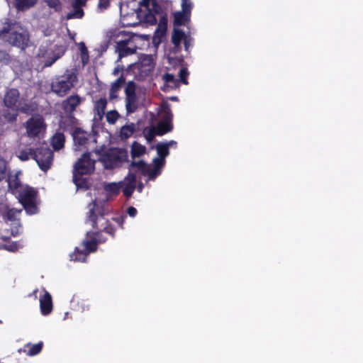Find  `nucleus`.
<instances>
[{
  "label": "nucleus",
  "instance_id": "42",
  "mask_svg": "<svg viewBox=\"0 0 363 363\" xmlns=\"http://www.w3.org/2000/svg\"><path fill=\"white\" fill-rule=\"evenodd\" d=\"M150 5L152 6H155L156 5L155 0H141L139 2L140 8V13H138L139 16H140V13L142 12V9L143 8L145 11L151 10Z\"/></svg>",
  "mask_w": 363,
  "mask_h": 363
},
{
  "label": "nucleus",
  "instance_id": "50",
  "mask_svg": "<svg viewBox=\"0 0 363 363\" xmlns=\"http://www.w3.org/2000/svg\"><path fill=\"white\" fill-rule=\"evenodd\" d=\"M164 160L165 159L160 157L155 158L153 160V162L155 164L154 168H156L157 169H160L164 164V162H165Z\"/></svg>",
  "mask_w": 363,
  "mask_h": 363
},
{
  "label": "nucleus",
  "instance_id": "45",
  "mask_svg": "<svg viewBox=\"0 0 363 363\" xmlns=\"http://www.w3.org/2000/svg\"><path fill=\"white\" fill-rule=\"evenodd\" d=\"M119 118V113L117 111H110L106 114V121L110 124H114Z\"/></svg>",
  "mask_w": 363,
  "mask_h": 363
},
{
  "label": "nucleus",
  "instance_id": "4",
  "mask_svg": "<svg viewBox=\"0 0 363 363\" xmlns=\"http://www.w3.org/2000/svg\"><path fill=\"white\" fill-rule=\"evenodd\" d=\"M77 75L71 70L56 78L51 84V90L60 97L66 96L77 82Z\"/></svg>",
  "mask_w": 363,
  "mask_h": 363
},
{
  "label": "nucleus",
  "instance_id": "52",
  "mask_svg": "<svg viewBox=\"0 0 363 363\" xmlns=\"http://www.w3.org/2000/svg\"><path fill=\"white\" fill-rule=\"evenodd\" d=\"M157 170L158 169L156 168L150 169V167L148 166V169H147V172L146 175H148L150 179H155L159 174V172H157Z\"/></svg>",
  "mask_w": 363,
  "mask_h": 363
},
{
  "label": "nucleus",
  "instance_id": "5",
  "mask_svg": "<svg viewBox=\"0 0 363 363\" xmlns=\"http://www.w3.org/2000/svg\"><path fill=\"white\" fill-rule=\"evenodd\" d=\"M128 151L124 149L113 147L104 152L100 157L101 162L107 169H113L122 166L128 161Z\"/></svg>",
  "mask_w": 363,
  "mask_h": 363
},
{
  "label": "nucleus",
  "instance_id": "12",
  "mask_svg": "<svg viewBox=\"0 0 363 363\" xmlns=\"http://www.w3.org/2000/svg\"><path fill=\"white\" fill-rule=\"evenodd\" d=\"M121 182V189L123 195L130 198L136 189L137 177L135 173L129 170L128 174L124 177Z\"/></svg>",
  "mask_w": 363,
  "mask_h": 363
},
{
  "label": "nucleus",
  "instance_id": "21",
  "mask_svg": "<svg viewBox=\"0 0 363 363\" xmlns=\"http://www.w3.org/2000/svg\"><path fill=\"white\" fill-rule=\"evenodd\" d=\"M65 137L63 133L56 132L51 138L50 143L55 150H60L64 147Z\"/></svg>",
  "mask_w": 363,
  "mask_h": 363
},
{
  "label": "nucleus",
  "instance_id": "33",
  "mask_svg": "<svg viewBox=\"0 0 363 363\" xmlns=\"http://www.w3.org/2000/svg\"><path fill=\"white\" fill-rule=\"evenodd\" d=\"M157 155L160 157L165 159L169 154V148L167 144L159 143L156 145Z\"/></svg>",
  "mask_w": 363,
  "mask_h": 363
},
{
  "label": "nucleus",
  "instance_id": "22",
  "mask_svg": "<svg viewBox=\"0 0 363 363\" xmlns=\"http://www.w3.org/2000/svg\"><path fill=\"white\" fill-rule=\"evenodd\" d=\"M38 0H14L13 6L18 11H24L35 6Z\"/></svg>",
  "mask_w": 363,
  "mask_h": 363
},
{
  "label": "nucleus",
  "instance_id": "62",
  "mask_svg": "<svg viewBox=\"0 0 363 363\" xmlns=\"http://www.w3.org/2000/svg\"><path fill=\"white\" fill-rule=\"evenodd\" d=\"M171 100H172V101H178V98L177 96H172V97H171Z\"/></svg>",
  "mask_w": 363,
  "mask_h": 363
},
{
  "label": "nucleus",
  "instance_id": "3",
  "mask_svg": "<svg viewBox=\"0 0 363 363\" xmlns=\"http://www.w3.org/2000/svg\"><path fill=\"white\" fill-rule=\"evenodd\" d=\"M4 104L11 111H20L23 113H30L34 111L31 104L21 99L20 92L16 88L6 90L4 96Z\"/></svg>",
  "mask_w": 363,
  "mask_h": 363
},
{
  "label": "nucleus",
  "instance_id": "23",
  "mask_svg": "<svg viewBox=\"0 0 363 363\" xmlns=\"http://www.w3.org/2000/svg\"><path fill=\"white\" fill-rule=\"evenodd\" d=\"M21 209L18 210L15 208H9L6 206L4 211L1 212V216L6 221H13L16 219V216L21 212Z\"/></svg>",
  "mask_w": 363,
  "mask_h": 363
},
{
  "label": "nucleus",
  "instance_id": "59",
  "mask_svg": "<svg viewBox=\"0 0 363 363\" xmlns=\"http://www.w3.org/2000/svg\"><path fill=\"white\" fill-rule=\"evenodd\" d=\"M120 70H121V69H120L118 67H116V68L114 69V70H113V74L114 75H117V74H118V72H120Z\"/></svg>",
  "mask_w": 363,
  "mask_h": 363
},
{
  "label": "nucleus",
  "instance_id": "51",
  "mask_svg": "<svg viewBox=\"0 0 363 363\" xmlns=\"http://www.w3.org/2000/svg\"><path fill=\"white\" fill-rule=\"evenodd\" d=\"M79 50L81 52L82 60H84V57H88L89 52H88V50H87L84 43L81 42L79 43Z\"/></svg>",
  "mask_w": 363,
  "mask_h": 363
},
{
  "label": "nucleus",
  "instance_id": "18",
  "mask_svg": "<svg viewBox=\"0 0 363 363\" xmlns=\"http://www.w3.org/2000/svg\"><path fill=\"white\" fill-rule=\"evenodd\" d=\"M7 182L8 191L11 194L16 195L18 193V191L21 189V183L18 174H15L14 176L9 175Z\"/></svg>",
  "mask_w": 363,
  "mask_h": 363
},
{
  "label": "nucleus",
  "instance_id": "44",
  "mask_svg": "<svg viewBox=\"0 0 363 363\" xmlns=\"http://www.w3.org/2000/svg\"><path fill=\"white\" fill-rule=\"evenodd\" d=\"M7 162L2 157H0V182L6 177Z\"/></svg>",
  "mask_w": 363,
  "mask_h": 363
},
{
  "label": "nucleus",
  "instance_id": "31",
  "mask_svg": "<svg viewBox=\"0 0 363 363\" xmlns=\"http://www.w3.org/2000/svg\"><path fill=\"white\" fill-rule=\"evenodd\" d=\"M146 148L144 145L134 142L131 147V156L133 158L139 157L145 153Z\"/></svg>",
  "mask_w": 363,
  "mask_h": 363
},
{
  "label": "nucleus",
  "instance_id": "38",
  "mask_svg": "<svg viewBox=\"0 0 363 363\" xmlns=\"http://www.w3.org/2000/svg\"><path fill=\"white\" fill-rule=\"evenodd\" d=\"M125 93L128 99L135 97V84L133 81L128 82L125 89Z\"/></svg>",
  "mask_w": 363,
  "mask_h": 363
},
{
  "label": "nucleus",
  "instance_id": "10",
  "mask_svg": "<svg viewBox=\"0 0 363 363\" xmlns=\"http://www.w3.org/2000/svg\"><path fill=\"white\" fill-rule=\"evenodd\" d=\"M5 41L13 47L25 50L29 45L30 39L28 34L19 32L14 27Z\"/></svg>",
  "mask_w": 363,
  "mask_h": 363
},
{
  "label": "nucleus",
  "instance_id": "40",
  "mask_svg": "<svg viewBox=\"0 0 363 363\" xmlns=\"http://www.w3.org/2000/svg\"><path fill=\"white\" fill-rule=\"evenodd\" d=\"M121 182H113L106 185V190L111 192L113 195H116L120 192L121 189Z\"/></svg>",
  "mask_w": 363,
  "mask_h": 363
},
{
  "label": "nucleus",
  "instance_id": "15",
  "mask_svg": "<svg viewBox=\"0 0 363 363\" xmlns=\"http://www.w3.org/2000/svg\"><path fill=\"white\" fill-rule=\"evenodd\" d=\"M131 43L130 40H124L117 42L116 50L118 52L120 59L133 55L136 52L137 47H130L128 45Z\"/></svg>",
  "mask_w": 363,
  "mask_h": 363
},
{
  "label": "nucleus",
  "instance_id": "60",
  "mask_svg": "<svg viewBox=\"0 0 363 363\" xmlns=\"http://www.w3.org/2000/svg\"><path fill=\"white\" fill-rule=\"evenodd\" d=\"M143 185L142 183H140L138 186H137V189L139 192H141L142 190H143Z\"/></svg>",
  "mask_w": 363,
  "mask_h": 363
},
{
  "label": "nucleus",
  "instance_id": "13",
  "mask_svg": "<svg viewBox=\"0 0 363 363\" xmlns=\"http://www.w3.org/2000/svg\"><path fill=\"white\" fill-rule=\"evenodd\" d=\"M71 134L74 145L77 146L78 148L86 147L91 138V133L84 130L79 127H75Z\"/></svg>",
  "mask_w": 363,
  "mask_h": 363
},
{
  "label": "nucleus",
  "instance_id": "36",
  "mask_svg": "<svg viewBox=\"0 0 363 363\" xmlns=\"http://www.w3.org/2000/svg\"><path fill=\"white\" fill-rule=\"evenodd\" d=\"M134 70H137V72L140 74V77L144 78L150 74L152 68L147 67L142 64H138L134 66Z\"/></svg>",
  "mask_w": 363,
  "mask_h": 363
},
{
  "label": "nucleus",
  "instance_id": "6",
  "mask_svg": "<svg viewBox=\"0 0 363 363\" xmlns=\"http://www.w3.org/2000/svg\"><path fill=\"white\" fill-rule=\"evenodd\" d=\"M37 191L30 186L22 187L16 195L19 202L22 204L26 211L30 214L36 213L38 208L35 204Z\"/></svg>",
  "mask_w": 363,
  "mask_h": 363
},
{
  "label": "nucleus",
  "instance_id": "9",
  "mask_svg": "<svg viewBox=\"0 0 363 363\" xmlns=\"http://www.w3.org/2000/svg\"><path fill=\"white\" fill-rule=\"evenodd\" d=\"M90 240H85L82 244L84 247V250H79L76 247L74 252L70 255L71 260L84 262L86 261L87 256L89 253L95 252L98 248L96 240L90 235L88 236Z\"/></svg>",
  "mask_w": 363,
  "mask_h": 363
},
{
  "label": "nucleus",
  "instance_id": "7",
  "mask_svg": "<svg viewBox=\"0 0 363 363\" xmlns=\"http://www.w3.org/2000/svg\"><path fill=\"white\" fill-rule=\"evenodd\" d=\"M84 101V98L76 94L70 95L61 102V108L66 114L67 119L73 125L78 123V120L74 117V113Z\"/></svg>",
  "mask_w": 363,
  "mask_h": 363
},
{
  "label": "nucleus",
  "instance_id": "14",
  "mask_svg": "<svg viewBox=\"0 0 363 363\" xmlns=\"http://www.w3.org/2000/svg\"><path fill=\"white\" fill-rule=\"evenodd\" d=\"M16 25V21L9 18H0V40L5 41Z\"/></svg>",
  "mask_w": 363,
  "mask_h": 363
},
{
  "label": "nucleus",
  "instance_id": "19",
  "mask_svg": "<svg viewBox=\"0 0 363 363\" xmlns=\"http://www.w3.org/2000/svg\"><path fill=\"white\" fill-rule=\"evenodd\" d=\"M43 347V342H39L35 344H31V343H27L23 346V348L21 350H19L18 351H23L28 356H35L38 354H39Z\"/></svg>",
  "mask_w": 363,
  "mask_h": 363
},
{
  "label": "nucleus",
  "instance_id": "32",
  "mask_svg": "<svg viewBox=\"0 0 363 363\" xmlns=\"http://www.w3.org/2000/svg\"><path fill=\"white\" fill-rule=\"evenodd\" d=\"M137 168V169L144 176L147 174V169H148V165L143 161L140 160L138 162L133 161L130 164V170L132 171L133 168Z\"/></svg>",
  "mask_w": 363,
  "mask_h": 363
},
{
  "label": "nucleus",
  "instance_id": "24",
  "mask_svg": "<svg viewBox=\"0 0 363 363\" xmlns=\"http://www.w3.org/2000/svg\"><path fill=\"white\" fill-rule=\"evenodd\" d=\"M168 102H163L161 105L162 116L161 121L168 123H172L173 114Z\"/></svg>",
  "mask_w": 363,
  "mask_h": 363
},
{
  "label": "nucleus",
  "instance_id": "17",
  "mask_svg": "<svg viewBox=\"0 0 363 363\" xmlns=\"http://www.w3.org/2000/svg\"><path fill=\"white\" fill-rule=\"evenodd\" d=\"M162 80L164 83L161 86V90L164 92L169 91L170 89H174L179 86V81L172 74L165 73L162 76Z\"/></svg>",
  "mask_w": 363,
  "mask_h": 363
},
{
  "label": "nucleus",
  "instance_id": "61",
  "mask_svg": "<svg viewBox=\"0 0 363 363\" xmlns=\"http://www.w3.org/2000/svg\"><path fill=\"white\" fill-rule=\"evenodd\" d=\"M184 46H185V48L186 50L188 49V46H189V42H188V40L186 39V38L185 37V38L184 39Z\"/></svg>",
  "mask_w": 363,
  "mask_h": 363
},
{
  "label": "nucleus",
  "instance_id": "2",
  "mask_svg": "<svg viewBox=\"0 0 363 363\" xmlns=\"http://www.w3.org/2000/svg\"><path fill=\"white\" fill-rule=\"evenodd\" d=\"M94 169L95 160L91 158V153H84L74 164L73 182L77 188H87V180L82 176L92 174Z\"/></svg>",
  "mask_w": 363,
  "mask_h": 363
},
{
  "label": "nucleus",
  "instance_id": "58",
  "mask_svg": "<svg viewBox=\"0 0 363 363\" xmlns=\"http://www.w3.org/2000/svg\"><path fill=\"white\" fill-rule=\"evenodd\" d=\"M164 144H167L168 145V147L169 148L172 145H177V142H175L174 140H170L167 143H164Z\"/></svg>",
  "mask_w": 363,
  "mask_h": 363
},
{
  "label": "nucleus",
  "instance_id": "57",
  "mask_svg": "<svg viewBox=\"0 0 363 363\" xmlns=\"http://www.w3.org/2000/svg\"><path fill=\"white\" fill-rule=\"evenodd\" d=\"M125 216H120L118 218H114L113 220L118 223V225L123 228V225L125 221Z\"/></svg>",
  "mask_w": 363,
  "mask_h": 363
},
{
  "label": "nucleus",
  "instance_id": "20",
  "mask_svg": "<svg viewBox=\"0 0 363 363\" xmlns=\"http://www.w3.org/2000/svg\"><path fill=\"white\" fill-rule=\"evenodd\" d=\"M107 106V100L106 98H100L96 101L94 106V111L95 116L101 119L104 114Z\"/></svg>",
  "mask_w": 363,
  "mask_h": 363
},
{
  "label": "nucleus",
  "instance_id": "49",
  "mask_svg": "<svg viewBox=\"0 0 363 363\" xmlns=\"http://www.w3.org/2000/svg\"><path fill=\"white\" fill-rule=\"evenodd\" d=\"M167 19L165 18H163L159 23L157 31L160 30L162 32V33H165L167 30Z\"/></svg>",
  "mask_w": 363,
  "mask_h": 363
},
{
  "label": "nucleus",
  "instance_id": "37",
  "mask_svg": "<svg viewBox=\"0 0 363 363\" xmlns=\"http://www.w3.org/2000/svg\"><path fill=\"white\" fill-rule=\"evenodd\" d=\"M157 130L155 126H151L150 128H145L143 130V135L147 140V142L150 143L153 140L155 135H157Z\"/></svg>",
  "mask_w": 363,
  "mask_h": 363
},
{
  "label": "nucleus",
  "instance_id": "41",
  "mask_svg": "<svg viewBox=\"0 0 363 363\" xmlns=\"http://www.w3.org/2000/svg\"><path fill=\"white\" fill-rule=\"evenodd\" d=\"M45 3L55 11L59 12L62 10V5L60 0H44Z\"/></svg>",
  "mask_w": 363,
  "mask_h": 363
},
{
  "label": "nucleus",
  "instance_id": "29",
  "mask_svg": "<svg viewBox=\"0 0 363 363\" xmlns=\"http://www.w3.org/2000/svg\"><path fill=\"white\" fill-rule=\"evenodd\" d=\"M186 35L184 32L179 28H174L172 35V43L175 48H179L181 45L182 40L185 38Z\"/></svg>",
  "mask_w": 363,
  "mask_h": 363
},
{
  "label": "nucleus",
  "instance_id": "27",
  "mask_svg": "<svg viewBox=\"0 0 363 363\" xmlns=\"http://www.w3.org/2000/svg\"><path fill=\"white\" fill-rule=\"evenodd\" d=\"M157 132V135H163L169 132H171L173 129L172 123H167L165 121H160L156 127H155Z\"/></svg>",
  "mask_w": 363,
  "mask_h": 363
},
{
  "label": "nucleus",
  "instance_id": "26",
  "mask_svg": "<svg viewBox=\"0 0 363 363\" xmlns=\"http://www.w3.org/2000/svg\"><path fill=\"white\" fill-rule=\"evenodd\" d=\"M125 78L123 75H121L115 82L112 83L109 93L111 99L116 97V93L121 89L122 86L125 84Z\"/></svg>",
  "mask_w": 363,
  "mask_h": 363
},
{
  "label": "nucleus",
  "instance_id": "56",
  "mask_svg": "<svg viewBox=\"0 0 363 363\" xmlns=\"http://www.w3.org/2000/svg\"><path fill=\"white\" fill-rule=\"evenodd\" d=\"M6 248L11 252H15L18 248V245L16 242H13L12 244L6 245Z\"/></svg>",
  "mask_w": 363,
  "mask_h": 363
},
{
  "label": "nucleus",
  "instance_id": "48",
  "mask_svg": "<svg viewBox=\"0 0 363 363\" xmlns=\"http://www.w3.org/2000/svg\"><path fill=\"white\" fill-rule=\"evenodd\" d=\"M189 74V72L187 71L186 69L185 68H182L179 71V78H180V82H182L184 84H188V81H187V76Z\"/></svg>",
  "mask_w": 363,
  "mask_h": 363
},
{
  "label": "nucleus",
  "instance_id": "25",
  "mask_svg": "<svg viewBox=\"0 0 363 363\" xmlns=\"http://www.w3.org/2000/svg\"><path fill=\"white\" fill-rule=\"evenodd\" d=\"M191 16L182 11H177L174 14V25L176 26H184L190 21Z\"/></svg>",
  "mask_w": 363,
  "mask_h": 363
},
{
  "label": "nucleus",
  "instance_id": "43",
  "mask_svg": "<svg viewBox=\"0 0 363 363\" xmlns=\"http://www.w3.org/2000/svg\"><path fill=\"white\" fill-rule=\"evenodd\" d=\"M20 111H6L4 113V118L9 122H14L16 121L17 116Z\"/></svg>",
  "mask_w": 363,
  "mask_h": 363
},
{
  "label": "nucleus",
  "instance_id": "35",
  "mask_svg": "<svg viewBox=\"0 0 363 363\" xmlns=\"http://www.w3.org/2000/svg\"><path fill=\"white\" fill-rule=\"evenodd\" d=\"M73 11L68 13L67 14V19H72V18H82L84 16V11L82 9V7H72Z\"/></svg>",
  "mask_w": 363,
  "mask_h": 363
},
{
  "label": "nucleus",
  "instance_id": "8",
  "mask_svg": "<svg viewBox=\"0 0 363 363\" xmlns=\"http://www.w3.org/2000/svg\"><path fill=\"white\" fill-rule=\"evenodd\" d=\"M34 160L37 162L39 168L46 172L52 164L53 152L45 144L35 149Z\"/></svg>",
  "mask_w": 363,
  "mask_h": 363
},
{
  "label": "nucleus",
  "instance_id": "34",
  "mask_svg": "<svg viewBox=\"0 0 363 363\" xmlns=\"http://www.w3.org/2000/svg\"><path fill=\"white\" fill-rule=\"evenodd\" d=\"M34 154H35V149L33 148H28L22 150L19 152V155H18V157L21 161H27L30 157L34 160Z\"/></svg>",
  "mask_w": 363,
  "mask_h": 363
},
{
  "label": "nucleus",
  "instance_id": "54",
  "mask_svg": "<svg viewBox=\"0 0 363 363\" xmlns=\"http://www.w3.org/2000/svg\"><path fill=\"white\" fill-rule=\"evenodd\" d=\"M110 6V0H99L98 6L101 9H106Z\"/></svg>",
  "mask_w": 363,
  "mask_h": 363
},
{
  "label": "nucleus",
  "instance_id": "16",
  "mask_svg": "<svg viewBox=\"0 0 363 363\" xmlns=\"http://www.w3.org/2000/svg\"><path fill=\"white\" fill-rule=\"evenodd\" d=\"M40 311L44 315L50 314L52 311V296L47 291L40 298Z\"/></svg>",
  "mask_w": 363,
  "mask_h": 363
},
{
  "label": "nucleus",
  "instance_id": "46",
  "mask_svg": "<svg viewBox=\"0 0 363 363\" xmlns=\"http://www.w3.org/2000/svg\"><path fill=\"white\" fill-rule=\"evenodd\" d=\"M143 19L145 22L151 24H155L157 21L155 14L152 12V10L145 11Z\"/></svg>",
  "mask_w": 363,
  "mask_h": 363
},
{
  "label": "nucleus",
  "instance_id": "11",
  "mask_svg": "<svg viewBox=\"0 0 363 363\" xmlns=\"http://www.w3.org/2000/svg\"><path fill=\"white\" fill-rule=\"evenodd\" d=\"M27 134L30 137H37L45 127V120L41 115L30 117L25 123Z\"/></svg>",
  "mask_w": 363,
  "mask_h": 363
},
{
  "label": "nucleus",
  "instance_id": "28",
  "mask_svg": "<svg viewBox=\"0 0 363 363\" xmlns=\"http://www.w3.org/2000/svg\"><path fill=\"white\" fill-rule=\"evenodd\" d=\"M135 131V125L131 123L121 127L120 131V137L123 140H126L131 137Z\"/></svg>",
  "mask_w": 363,
  "mask_h": 363
},
{
  "label": "nucleus",
  "instance_id": "55",
  "mask_svg": "<svg viewBox=\"0 0 363 363\" xmlns=\"http://www.w3.org/2000/svg\"><path fill=\"white\" fill-rule=\"evenodd\" d=\"M138 211L137 209L133 206H130L127 209V213L130 217H135L137 215Z\"/></svg>",
  "mask_w": 363,
  "mask_h": 363
},
{
  "label": "nucleus",
  "instance_id": "63",
  "mask_svg": "<svg viewBox=\"0 0 363 363\" xmlns=\"http://www.w3.org/2000/svg\"><path fill=\"white\" fill-rule=\"evenodd\" d=\"M71 38H72V40H74V35H71Z\"/></svg>",
  "mask_w": 363,
  "mask_h": 363
},
{
  "label": "nucleus",
  "instance_id": "1",
  "mask_svg": "<svg viewBox=\"0 0 363 363\" xmlns=\"http://www.w3.org/2000/svg\"><path fill=\"white\" fill-rule=\"evenodd\" d=\"M89 211L87 213V220L91 223L92 228L96 229L95 232H88L86 236L93 235L96 240L97 244L104 243L107 238L102 235L104 232L115 238L116 229L105 217L108 214V209L104 203L98 202L96 199L88 204Z\"/></svg>",
  "mask_w": 363,
  "mask_h": 363
},
{
  "label": "nucleus",
  "instance_id": "47",
  "mask_svg": "<svg viewBox=\"0 0 363 363\" xmlns=\"http://www.w3.org/2000/svg\"><path fill=\"white\" fill-rule=\"evenodd\" d=\"M193 5L190 0H182V11L191 16Z\"/></svg>",
  "mask_w": 363,
  "mask_h": 363
},
{
  "label": "nucleus",
  "instance_id": "53",
  "mask_svg": "<svg viewBox=\"0 0 363 363\" xmlns=\"http://www.w3.org/2000/svg\"><path fill=\"white\" fill-rule=\"evenodd\" d=\"M87 0H73L72 3V7H82L86 4Z\"/></svg>",
  "mask_w": 363,
  "mask_h": 363
},
{
  "label": "nucleus",
  "instance_id": "30",
  "mask_svg": "<svg viewBox=\"0 0 363 363\" xmlns=\"http://www.w3.org/2000/svg\"><path fill=\"white\" fill-rule=\"evenodd\" d=\"M67 48L64 45H56L55 46L54 50V56L51 58L50 62H46L47 66L52 65L54 62H55L58 59H60L66 52Z\"/></svg>",
  "mask_w": 363,
  "mask_h": 363
},
{
  "label": "nucleus",
  "instance_id": "39",
  "mask_svg": "<svg viewBox=\"0 0 363 363\" xmlns=\"http://www.w3.org/2000/svg\"><path fill=\"white\" fill-rule=\"evenodd\" d=\"M12 62V56L6 50H0V65H8Z\"/></svg>",
  "mask_w": 363,
  "mask_h": 363
}]
</instances>
